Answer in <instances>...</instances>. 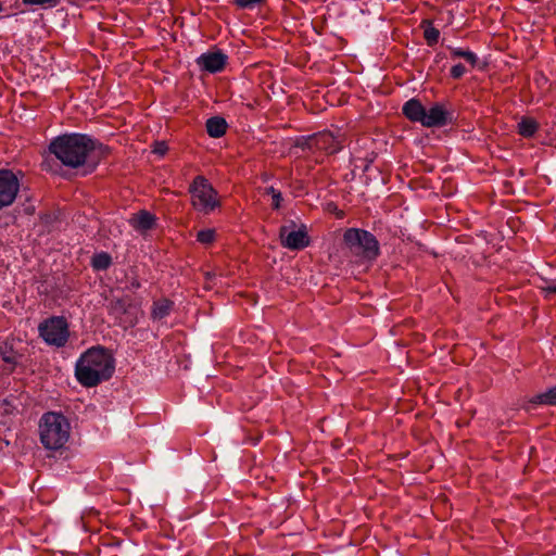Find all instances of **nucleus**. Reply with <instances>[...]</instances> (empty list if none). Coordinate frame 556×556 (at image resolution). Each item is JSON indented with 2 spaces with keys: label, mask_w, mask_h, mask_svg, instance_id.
Masks as SVG:
<instances>
[{
  "label": "nucleus",
  "mask_w": 556,
  "mask_h": 556,
  "mask_svg": "<svg viewBox=\"0 0 556 556\" xmlns=\"http://www.w3.org/2000/svg\"><path fill=\"white\" fill-rule=\"evenodd\" d=\"M227 59V55L220 50L208 51L197 59V64L203 71L218 73L224 70Z\"/></svg>",
  "instance_id": "obj_10"
},
{
  "label": "nucleus",
  "mask_w": 556,
  "mask_h": 556,
  "mask_svg": "<svg viewBox=\"0 0 556 556\" xmlns=\"http://www.w3.org/2000/svg\"><path fill=\"white\" fill-rule=\"evenodd\" d=\"M421 27H424V38L427 41L428 46H434L440 37V30L432 26L430 21H424L421 23Z\"/></svg>",
  "instance_id": "obj_20"
},
{
  "label": "nucleus",
  "mask_w": 556,
  "mask_h": 556,
  "mask_svg": "<svg viewBox=\"0 0 556 556\" xmlns=\"http://www.w3.org/2000/svg\"><path fill=\"white\" fill-rule=\"evenodd\" d=\"M447 122V112L442 104H434L425 113L422 126L425 127H441Z\"/></svg>",
  "instance_id": "obj_12"
},
{
  "label": "nucleus",
  "mask_w": 556,
  "mask_h": 556,
  "mask_svg": "<svg viewBox=\"0 0 556 556\" xmlns=\"http://www.w3.org/2000/svg\"><path fill=\"white\" fill-rule=\"evenodd\" d=\"M277 192H280V191H279V190H277V189H275L274 187H268V188L266 189V193H267V194H270V195H271V198H273V197H274V194H276Z\"/></svg>",
  "instance_id": "obj_29"
},
{
  "label": "nucleus",
  "mask_w": 556,
  "mask_h": 556,
  "mask_svg": "<svg viewBox=\"0 0 556 556\" xmlns=\"http://www.w3.org/2000/svg\"><path fill=\"white\" fill-rule=\"evenodd\" d=\"M0 358L10 365L11 368H14L17 365L21 355L14 349V340L0 342Z\"/></svg>",
  "instance_id": "obj_15"
},
{
  "label": "nucleus",
  "mask_w": 556,
  "mask_h": 556,
  "mask_svg": "<svg viewBox=\"0 0 556 556\" xmlns=\"http://www.w3.org/2000/svg\"><path fill=\"white\" fill-rule=\"evenodd\" d=\"M279 238L281 245L289 250H303L309 244V237L304 225L296 230L289 226H281Z\"/></svg>",
  "instance_id": "obj_9"
},
{
  "label": "nucleus",
  "mask_w": 556,
  "mask_h": 556,
  "mask_svg": "<svg viewBox=\"0 0 556 556\" xmlns=\"http://www.w3.org/2000/svg\"><path fill=\"white\" fill-rule=\"evenodd\" d=\"M466 72H467L466 67L459 63V64L452 66L451 71H450V75L454 79H459L460 77H463L465 75Z\"/></svg>",
  "instance_id": "obj_26"
},
{
  "label": "nucleus",
  "mask_w": 556,
  "mask_h": 556,
  "mask_svg": "<svg viewBox=\"0 0 556 556\" xmlns=\"http://www.w3.org/2000/svg\"><path fill=\"white\" fill-rule=\"evenodd\" d=\"M215 239V231L213 229L200 230L197 233V240L203 244L212 243Z\"/></svg>",
  "instance_id": "obj_24"
},
{
  "label": "nucleus",
  "mask_w": 556,
  "mask_h": 556,
  "mask_svg": "<svg viewBox=\"0 0 556 556\" xmlns=\"http://www.w3.org/2000/svg\"><path fill=\"white\" fill-rule=\"evenodd\" d=\"M20 190V181L9 169H0V210L11 205Z\"/></svg>",
  "instance_id": "obj_8"
},
{
  "label": "nucleus",
  "mask_w": 556,
  "mask_h": 556,
  "mask_svg": "<svg viewBox=\"0 0 556 556\" xmlns=\"http://www.w3.org/2000/svg\"><path fill=\"white\" fill-rule=\"evenodd\" d=\"M97 142L87 135L70 134L54 138L49 151L64 165L77 168L86 164L94 152Z\"/></svg>",
  "instance_id": "obj_2"
},
{
  "label": "nucleus",
  "mask_w": 556,
  "mask_h": 556,
  "mask_svg": "<svg viewBox=\"0 0 556 556\" xmlns=\"http://www.w3.org/2000/svg\"><path fill=\"white\" fill-rule=\"evenodd\" d=\"M538 129L539 125L533 118L525 117L518 123V134L525 138L532 137Z\"/></svg>",
  "instance_id": "obj_19"
},
{
  "label": "nucleus",
  "mask_w": 556,
  "mask_h": 556,
  "mask_svg": "<svg viewBox=\"0 0 556 556\" xmlns=\"http://www.w3.org/2000/svg\"><path fill=\"white\" fill-rule=\"evenodd\" d=\"M404 116L413 123H420L422 125L426 109L417 99L406 101L402 108Z\"/></svg>",
  "instance_id": "obj_13"
},
{
  "label": "nucleus",
  "mask_w": 556,
  "mask_h": 556,
  "mask_svg": "<svg viewBox=\"0 0 556 556\" xmlns=\"http://www.w3.org/2000/svg\"><path fill=\"white\" fill-rule=\"evenodd\" d=\"M38 432L46 450L60 451L70 440L71 424L62 413L47 412L39 420Z\"/></svg>",
  "instance_id": "obj_3"
},
{
  "label": "nucleus",
  "mask_w": 556,
  "mask_h": 556,
  "mask_svg": "<svg viewBox=\"0 0 556 556\" xmlns=\"http://www.w3.org/2000/svg\"><path fill=\"white\" fill-rule=\"evenodd\" d=\"M206 131L212 138H220L226 134L227 123L219 116L211 117L206 121Z\"/></svg>",
  "instance_id": "obj_16"
},
{
  "label": "nucleus",
  "mask_w": 556,
  "mask_h": 556,
  "mask_svg": "<svg viewBox=\"0 0 556 556\" xmlns=\"http://www.w3.org/2000/svg\"><path fill=\"white\" fill-rule=\"evenodd\" d=\"M154 151H155V152H159V153H161V154H163V153H164V149H163V148L155 149Z\"/></svg>",
  "instance_id": "obj_30"
},
{
  "label": "nucleus",
  "mask_w": 556,
  "mask_h": 556,
  "mask_svg": "<svg viewBox=\"0 0 556 556\" xmlns=\"http://www.w3.org/2000/svg\"><path fill=\"white\" fill-rule=\"evenodd\" d=\"M271 199H273V203H271L273 208L274 210L280 208L281 201H282L281 192H277L276 194H274V197Z\"/></svg>",
  "instance_id": "obj_27"
},
{
  "label": "nucleus",
  "mask_w": 556,
  "mask_h": 556,
  "mask_svg": "<svg viewBox=\"0 0 556 556\" xmlns=\"http://www.w3.org/2000/svg\"><path fill=\"white\" fill-rule=\"evenodd\" d=\"M40 338L52 346L63 348L70 338V329L66 318L53 316L45 319L38 326Z\"/></svg>",
  "instance_id": "obj_6"
},
{
  "label": "nucleus",
  "mask_w": 556,
  "mask_h": 556,
  "mask_svg": "<svg viewBox=\"0 0 556 556\" xmlns=\"http://www.w3.org/2000/svg\"><path fill=\"white\" fill-rule=\"evenodd\" d=\"M111 256L108 253H99L92 257L91 265L97 270H105L111 265Z\"/></svg>",
  "instance_id": "obj_22"
},
{
  "label": "nucleus",
  "mask_w": 556,
  "mask_h": 556,
  "mask_svg": "<svg viewBox=\"0 0 556 556\" xmlns=\"http://www.w3.org/2000/svg\"><path fill=\"white\" fill-rule=\"evenodd\" d=\"M543 290L549 294V293H556V285H548Z\"/></svg>",
  "instance_id": "obj_28"
},
{
  "label": "nucleus",
  "mask_w": 556,
  "mask_h": 556,
  "mask_svg": "<svg viewBox=\"0 0 556 556\" xmlns=\"http://www.w3.org/2000/svg\"><path fill=\"white\" fill-rule=\"evenodd\" d=\"M188 191L192 207L201 214H211L222 205L218 192L208 179L202 175L194 177Z\"/></svg>",
  "instance_id": "obj_4"
},
{
  "label": "nucleus",
  "mask_w": 556,
  "mask_h": 556,
  "mask_svg": "<svg viewBox=\"0 0 556 556\" xmlns=\"http://www.w3.org/2000/svg\"><path fill=\"white\" fill-rule=\"evenodd\" d=\"M173 305L174 303L168 299L154 301L152 305L151 317L154 320L163 319L170 314Z\"/></svg>",
  "instance_id": "obj_17"
},
{
  "label": "nucleus",
  "mask_w": 556,
  "mask_h": 556,
  "mask_svg": "<svg viewBox=\"0 0 556 556\" xmlns=\"http://www.w3.org/2000/svg\"><path fill=\"white\" fill-rule=\"evenodd\" d=\"M311 146L327 154H333L340 151L341 146L336 137L328 131L315 135L311 139Z\"/></svg>",
  "instance_id": "obj_11"
},
{
  "label": "nucleus",
  "mask_w": 556,
  "mask_h": 556,
  "mask_svg": "<svg viewBox=\"0 0 556 556\" xmlns=\"http://www.w3.org/2000/svg\"><path fill=\"white\" fill-rule=\"evenodd\" d=\"M109 314L118 321L119 326L134 327L138 323L139 307L129 295H125L111 300Z\"/></svg>",
  "instance_id": "obj_7"
},
{
  "label": "nucleus",
  "mask_w": 556,
  "mask_h": 556,
  "mask_svg": "<svg viewBox=\"0 0 556 556\" xmlns=\"http://www.w3.org/2000/svg\"><path fill=\"white\" fill-rule=\"evenodd\" d=\"M114 359L101 346L87 350L77 361L75 376L80 384L87 388L96 387L112 377Z\"/></svg>",
  "instance_id": "obj_1"
},
{
  "label": "nucleus",
  "mask_w": 556,
  "mask_h": 556,
  "mask_svg": "<svg viewBox=\"0 0 556 556\" xmlns=\"http://www.w3.org/2000/svg\"><path fill=\"white\" fill-rule=\"evenodd\" d=\"M530 403L538 405L556 406V384L545 392L534 395Z\"/></svg>",
  "instance_id": "obj_18"
},
{
  "label": "nucleus",
  "mask_w": 556,
  "mask_h": 556,
  "mask_svg": "<svg viewBox=\"0 0 556 556\" xmlns=\"http://www.w3.org/2000/svg\"><path fill=\"white\" fill-rule=\"evenodd\" d=\"M2 10H3V7H2V4L0 3V13L2 12Z\"/></svg>",
  "instance_id": "obj_31"
},
{
  "label": "nucleus",
  "mask_w": 556,
  "mask_h": 556,
  "mask_svg": "<svg viewBox=\"0 0 556 556\" xmlns=\"http://www.w3.org/2000/svg\"><path fill=\"white\" fill-rule=\"evenodd\" d=\"M343 242L352 255L363 260L374 261L380 253L376 237L364 229H346L343 233Z\"/></svg>",
  "instance_id": "obj_5"
},
{
  "label": "nucleus",
  "mask_w": 556,
  "mask_h": 556,
  "mask_svg": "<svg viewBox=\"0 0 556 556\" xmlns=\"http://www.w3.org/2000/svg\"><path fill=\"white\" fill-rule=\"evenodd\" d=\"M129 223L134 229L144 232L155 226L156 217L150 212L141 210L131 216Z\"/></svg>",
  "instance_id": "obj_14"
},
{
  "label": "nucleus",
  "mask_w": 556,
  "mask_h": 556,
  "mask_svg": "<svg viewBox=\"0 0 556 556\" xmlns=\"http://www.w3.org/2000/svg\"><path fill=\"white\" fill-rule=\"evenodd\" d=\"M239 9H253L265 0H232Z\"/></svg>",
  "instance_id": "obj_25"
},
{
  "label": "nucleus",
  "mask_w": 556,
  "mask_h": 556,
  "mask_svg": "<svg viewBox=\"0 0 556 556\" xmlns=\"http://www.w3.org/2000/svg\"><path fill=\"white\" fill-rule=\"evenodd\" d=\"M451 56L453 59L462 58L464 59L472 68L476 67L478 63V56L470 50H464L462 48H450Z\"/></svg>",
  "instance_id": "obj_21"
},
{
  "label": "nucleus",
  "mask_w": 556,
  "mask_h": 556,
  "mask_svg": "<svg viewBox=\"0 0 556 556\" xmlns=\"http://www.w3.org/2000/svg\"><path fill=\"white\" fill-rule=\"evenodd\" d=\"M22 2L25 5H37L43 9H52L60 3L59 0H23Z\"/></svg>",
  "instance_id": "obj_23"
}]
</instances>
